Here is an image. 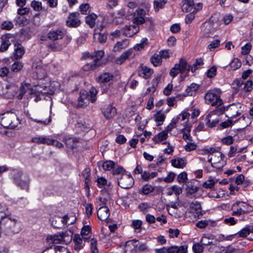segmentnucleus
<instances>
[{
	"instance_id": "f257e3e1",
	"label": "nucleus",
	"mask_w": 253,
	"mask_h": 253,
	"mask_svg": "<svg viewBox=\"0 0 253 253\" xmlns=\"http://www.w3.org/2000/svg\"><path fill=\"white\" fill-rule=\"evenodd\" d=\"M13 182L20 189L28 191L30 178L26 173L19 170H14L11 173Z\"/></svg>"
},
{
	"instance_id": "f03ea898",
	"label": "nucleus",
	"mask_w": 253,
	"mask_h": 253,
	"mask_svg": "<svg viewBox=\"0 0 253 253\" xmlns=\"http://www.w3.org/2000/svg\"><path fill=\"white\" fill-rule=\"evenodd\" d=\"M20 124L17 115L12 112L0 114V124L4 127L14 129Z\"/></svg>"
},
{
	"instance_id": "7ed1b4c3",
	"label": "nucleus",
	"mask_w": 253,
	"mask_h": 253,
	"mask_svg": "<svg viewBox=\"0 0 253 253\" xmlns=\"http://www.w3.org/2000/svg\"><path fill=\"white\" fill-rule=\"evenodd\" d=\"M220 94L221 91L219 89L209 90L205 95L206 103L212 106H220L223 104V101L220 98Z\"/></svg>"
},
{
	"instance_id": "20e7f679",
	"label": "nucleus",
	"mask_w": 253,
	"mask_h": 253,
	"mask_svg": "<svg viewBox=\"0 0 253 253\" xmlns=\"http://www.w3.org/2000/svg\"><path fill=\"white\" fill-rule=\"evenodd\" d=\"M125 246L129 247L131 251L135 253H145L150 251V248L146 242H139L135 239L126 241Z\"/></svg>"
},
{
	"instance_id": "39448f33",
	"label": "nucleus",
	"mask_w": 253,
	"mask_h": 253,
	"mask_svg": "<svg viewBox=\"0 0 253 253\" xmlns=\"http://www.w3.org/2000/svg\"><path fill=\"white\" fill-rule=\"evenodd\" d=\"M225 112L224 106L221 107L208 114L205 118L207 126L210 127H213L219 123L220 120L218 117L214 118L215 116L222 114Z\"/></svg>"
},
{
	"instance_id": "423d86ee",
	"label": "nucleus",
	"mask_w": 253,
	"mask_h": 253,
	"mask_svg": "<svg viewBox=\"0 0 253 253\" xmlns=\"http://www.w3.org/2000/svg\"><path fill=\"white\" fill-rule=\"evenodd\" d=\"M71 217V216L68 217L67 215H64L63 217L55 216L50 220L51 225L55 228H62L66 225L72 224L76 221V218L72 216L73 219L71 222H68V219Z\"/></svg>"
},
{
	"instance_id": "0eeeda50",
	"label": "nucleus",
	"mask_w": 253,
	"mask_h": 253,
	"mask_svg": "<svg viewBox=\"0 0 253 253\" xmlns=\"http://www.w3.org/2000/svg\"><path fill=\"white\" fill-rule=\"evenodd\" d=\"M208 161L211 163L213 168L220 169L225 165L224 156L220 152H217L212 157L209 158Z\"/></svg>"
},
{
	"instance_id": "6e6552de",
	"label": "nucleus",
	"mask_w": 253,
	"mask_h": 253,
	"mask_svg": "<svg viewBox=\"0 0 253 253\" xmlns=\"http://www.w3.org/2000/svg\"><path fill=\"white\" fill-rule=\"evenodd\" d=\"M188 246H172L169 247H163L158 253H187Z\"/></svg>"
},
{
	"instance_id": "1a4fd4ad",
	"label": "nucleus",
	"mask_w": 253,
	"mask_h": 253,
	"mask_svg": "<svg viewBox=\"0 0 253 253\" xmlns=\"http://www.w3.org/2000/svg\"><path fill=\"white\" fill-rule=\"evenodd\" d=\"M118 183L119 185L124 189L131 188L134 183V180L130 173L123 174L120 177H118Z\"/></svg>"
},
{
	"instance_id": "9d476101",
	"label": "nucleus",
	"mask_w": 253,
	"mask_h": 253,
	"mask_svg": "<svg viewBox=\"0 0 253 253\" xmlns=\"http://www.w3.org/2000/svg\"><path fill=\"white\" fill-rule=\"evenodd\" d=\"M187 63L186 61L181 58L179 63L175 64L174 67L171 69L169 74L171 77H175L179 72L183 73L187 70Z\"/></svg>"
},
{
	"instance_id": "9b49d317",
	"label": "nucleus",
	"mask_w": 253,
	"mask_h": 253,
	"mask_svg": "<svg viewBox=\"0 0 253 253\" xmlns=\"http://www.w3.org/2000/svg\"><path fill=\"white\" fill-rule=\"evenodd\" d=\"M19 91V87L16 84L10 83L5 86V92L0 91V95L7 98H13Z\"/></svg>"
},
{
	"instance_id": "f8f14e48",
	"label": "nucleus",
	"mask_w": 253,
	"mask_h": 253,
	"mask_svg": "<svg viewBox=\"0 0 253 253\" xmlns=\"http://www.w3.org/2000/svg\"><path fill=\"white\" fill-rule=\"evenodd\" d=\"M145 11L143 9H138L134 13L132 22L135 25L139 26L146 21Z\"/></svg>"
},
{
	"instance_id": "ddd939ff",
	"label": "nucleus",
	"mask_w": 253,
	"mask_h": 253,
	"mask_svg": "<svg viewBox=\"0 0 253 253\" xmlns=\"http://www.w3.org/2000/svg\"><path fill=\"white\" fill-rule=\"evenodd\" d=\"M135 55L133 50L132 48H130L123 52L120 56L117 58L115 62L118 64H122L126 60L134 58Z\"/></svg>"
},
{
	"instance_id": "4468645a",
	"label": "nucleus",
	"mask_w": 253,
	"mask_h": 253,
	"mask_svg": "<svg viewBox=\"0 0 253 253\" xmlns=\"http://www.w3.org/2000/svg\"><path fill=\"white\" fill-rule=\"evenodd\" d=\"M102 112L106 119L112 118L117 112L115 107L112 105H106L102 108Z\"/></svg>"
},
{
	"instance_id": "2eb2a0df",
	"label": "nucleus",
	"mask_w": 253,
	"mask_h": 253,
	"mask_svg": "<svg viewBox=\"0 0 253 253\" xmlns=\"http://www.w3.org/2000/svg\"><path fill=\"white\" fill-rule=\"evenodd\" d=\"M140 28L137 25L126 26L123 29L124 35L127 37H131L139 31Z\"/></svg>"
},
{
	"instance_id": "dca6fc26",
	"label": "nucleus",
	"mask_w": 253,
	"mask_h": 253,
	"mask_svg": "<svg viewBox=\"0 0 253 253\" xmlns=\"http://www.w3.org/2000/svg\"><path fill=\"white\" fill-rule=\"evenodd\" d=\"M80 14L75 12L70 14L66 22L67 25L71 27H76L80 25V20L78 19Z\"/></svg>"
},
{
	"instance_id": "f3484780",
	"label": "nucleus",
	"mask_w": 253,
	"mask_h": 253,
	"mask_svg": "<svg viewBox=\"0 0 253 253\" xmlns=\"http://www.w3.org/2000/svg\"><path fill=\"white\" fill-rule=\"evenodd\" d=\"M65 35V33L61 30L56 29L50 31L47 37L51 41H56L62 39Z\"/></svg>"
},
{
	"instance_id": "a211bd4d",
	"label": "nucleus",
	"mask_w": 253,
	"mask_h": 253,
	"mask_svg": "<svg viewBox=\"0 0 253 253\" xmlns=\"http://www.w3.org/2000/svg\"><path fill=\"white\" fill-rule=\"evenodd\" d=\"M88 93L85 90L80 92V96L78 99V103L77 105L78 108H82L86 106L89 103V100L87 98Z\"/></svg>"
},
{
	"instance_id": "6ab92c4d",
	"label": "nucleus",
	"mask_w": 253,
	"mask_h": 253,
	"mask_svg": "<svg viewBox=\"0 0 253 253\" xmlns=\"http://www.w3.org/2000/svg\"><path fill=\"white\" fill-rule=\"evenodd\" d=\"M19 93L17 95V98L18 100L21 99L26 93L30 94L32 92L31 85L29 84H22L20 88H19Z\"/></svg>"
},
{
	"instance_id": "aec40b11",
	"label": "nucleus",
	"mask_w": 253,
	"mask_h": 253,
	"mask_svg": "<svg viewBox=\"0 0 253 253\" xmlns=\"http://www.w3.org/2000/svg\"><path fill=\"white\" fill-rule=\"evenodd\" d=\"M125 13L122 9L114 12L112 14L113 17L112 22L116 25H119L123 23V17Z\"/></svg>"
},
{
	"instance_id": "412c9836",
	"label": "nucleus",
	"mask_w": 253,
	"mask_h": 253,
	"mask_svg": "<svg viewBox=\"0 0 253 253\" xmlns=\"http://www.w3.org/2000/svg\"><path fill=\"white\" fill-rule=\"evenodd\" d=\"M110 211L108 207L103 206L100 207L97 211L98 218L102 221L106 220L109 217Z\"/></svg>"
},
{
	"instance_id": "4be33fe9",
	"label": "nucleus",
	"mask_w": 253,
	"mask_h": 253,
	"mask_svg": "<svg viewBox=\"0 0 253 253\" xmlns=\"http://www.w3.org/2000/svg\"><path fill=\"white\" fill-rule=\"evenodd\" d=\"M114 75L109 72H104L98 77L97 81L100 83H106L113 80Z\"/></svg>"
},
{
	"instance_id": "5701e85b",
	"label": "nucleus",
	"mask_w": 253,
	"mask_h": 253,
	"mask_svg": "<svg viewBox=\"0 0 253 253\" xmlns=\"http://www.w3.org/2000/svg\"><path fill=\"white\" fill-rule=\"evenodd\" d=\"M14 52L13 53V58L15 59H20L25 53L24 48L21 44H15Z\"/></svg>"
},
{
	"instance_id": "b1692460",
	"label": "nucleus",
	"mask_w": 253,
	"mask_h": 253,
	"mask_svg": "<svg viewBox=\"0 0 253 253\" xmlns=\"http://www.w3.org/2000/svg\"><path fill=\"white\" fill-rule=\"evenodd\" d=\"M128 41L126 39L118 42L113 48L114 52H120L122 50L126 48L128 45Z\"/></svg>"
},
{
	"instance_id": "393cba45",
	"label": "nucleus",
	"mask_w": 253,
	"mask_h": 253,
	"mask_svg": "<svg viewBox=\"0 0 253 253\" xmlns=\"http://www.w3.org/2000/svg\"><path fill=\"white\" fill-rule=\"evenodd\" d=\"M83 240H84L83 238H82L79 234L75 235L74 237L73 238V242L75 244L74 246V249L76 251H79L82 248H83L84 245L83 244Z\"/></svg>"
},
{
	"instance_id": "a878e982",
	"label": "nucleus",
	"mask_w": 253,
	"mask_h": 253,
	"mask_svg": "<svg viewBox=\"0 0 253 253\" xmlns=\"http://www.w3.org/2000/svg\"><path fill=\"white\" fill-rule=\"evenodd\" d=\"M154 118L157 123V126H160L163 124L165 120V113L162 112L161 110H160L154 115Z\"/></svg>"
},
{
	"instance_id": "bb28decb",
	"label": "nucleus",
	"mask_w": 253,
	"mask_h": 253,
	"mask_svg": "<svg viewBox=\"0 0 253 253\" xmlns=\"http://www.w3.org/2000/svg\"><path fill=\"white\" fill-rule=\"evenodd\" d=\"M153 73V70L146 66H142L139 71V75L145 79L149 78Z\"/></svg>"
},
{
	"instance_id": "cd10ccee",
	"label": "nucleus",
	"mask_w": 253,
	"mask_h": 253,
	"mask_svg": "<svg viewBox=\"0 0 253 253\" xmlns=\"http://www.w3.org/2000/svg\"><path fill=\"white\" fill-rule=\"evenodd\" d=\"M193 0H183L181 8L183 11L188 12L193 10Z\"/></svg>"
},
{
	"instance_id": "c85d7f7f",
	"label": "nucleus",
	"mask_w": 253,
	"mask_h": 253,
	"mask_svg": "<svg viewBox=\"0 0 253 253\" xmlns=\"http://www.w3.org/2000/svg\"><path fill=\"white\" fill-rule=\"evenodd\" d=\"M184 128L181 129V132L183 134V138L185 140L192 141V137L190 135L191 126L187 124L184 125Z\"/></svg>"
},
{
	"instance_id": "c756f323",
	"label": "nucleus",
	"mask_w": 253,
	"mask_h": 253,
	"mask_svg": "<svg viewBox=\"0 0 253 253\" xmlns=\"http://www.w3.org/2000/svg\"><path fill=\"white\" fill-rule=\"evenodd\" d=\"M171 165L177 168H183L186 165V161L185 159L177 158L171 160Z\"/></svg>"
},
{
	"instance_id": "7c9ffc66",
	"label": "nucleus",
	"mask_w": 253,
	"mask_h": 253,
	"mask_svg": "<svg viewBox=\"0 0 253 253\" xmlns=\"http://www.w3.org/2000/svg\"><path fill=\"white\" fill-rule=\"evenodd\" d=\"M250 233L253 234V227L246 226L238 232L236 235L240 237L245 238L250 235Z\"/></svg>"
},
{
	"instance_id": "2f4dec72",
	"label": "nucleus",
	"mask_w": 253,
	"mask_h": 253,
	"mask_svg": "<svg viewBox=\"0 0 253 253\" xmlns=\"http://www.w3.org/2000/svg\"><path fill=\"white\" fill-rule=\"evenodd\" d=\"M100 65V63H98L96 60H93L90 63L85 64L83 67V69L85 71H89L95 69Z\"/></svg>"
},
{
	"instance_id": "473e14b6",
	"label": "nucleus",
	"mask_w": 253,
	"mask_h": 253,
	"mask_svg": "<svg viewBox=\"0 0 253 253\" xmlns=\"http://www.w3.org/2000/svg\"><path fill=\"white\" fill-rule=\"evenodd\" d=\"M239 207V209L241 210H243V212L245 214L251 211L252 207L247 204L242 202H237L234 203V207L238 208Z\"/></svg>"
},
{
	"instance_id": "72a5a7b5",
	"label": "nucleus",
	"mask_w": 253,
	"mask_h": 253,
	"mask_svg": "<svg viewBox=\"0 0 253 253\" xmlns=\"http://www.w3.org/2000/svg\"><path fill=\"white\" fill-rule=\"evenodd\" d=\"M210 243L209 242L207 243H204V238L201 240L200 243L195 244L193 246V250L195 253H201L203 251V246H207L210 245Z\"/></svg>"
},
{
	"instance_id": "f704fd0d",
	"label": "nucleus",
	"mask_w": 253,
	"mask_h": 253,
	"mask_svg": "<svg viewBox=\"0 0 253 253\" xmlns=\"http://www.w3.org/2000/svg\"><path fill=\"white\" fill-rule=\"evenodd\" d=\"M204 64L203 60L202 58H198L196 60L195 62L192 66H187V70H191L192 72H194L197 69L200 68Z\"/></svg>"
},
{
	"instance_id": "c9c22d12",
	"label": "nucleus",
	"mask_w": 253,
	"mask_h": 253,
	"mask_svg": "<svg viewBox=\"0 0 253 253\" xmlns=\"http://www.w3.org/2000/svg\"><path fill=\"white\" fill-rule=\"evenodd\" d=\"M199 88V85L195 83L191 84L185 90V96L192 95Z\"/></svg>"
},
{
	"instance_id": "e433bc0d",
	"label": "nucleus",
	"mask_w": 253,
	"mask_h": 253,
	"mask_svg": "<svg viewBox=\"0 0 253 253\" xmlns=\"http://www.w3.org/2000/svg\"><path fill=\"white\" fill-rule=\"evenodd\" d=\"M168 131L166 130L162 131L159 133L158 135L155 136L153 140L156 143H160V142L165 140L168 137Z\"/></svg>"
},
{
	"instance_id": "4c0bfd02",
	"label": "nucleus",
	"mask_w": 253,
	"mask_h": 253,
	"mask_svg": "<svg viewBox=\"0 0 253 253\" xmlns=\"http://www.w3.org/2000/svg\"><path fill=\"white\" fill-rule=\"evenodd\" d=\"M47 240L48 242L53 244H59L63 242V237L61 236L60 233L50 236L47 237Z\"/></svg>"
},
{
	"instance_id": "58836bf2",
	"label": "nucleus",
	"mask_w": 253,
	"mask_h": 253,
	"mask_svg": "<svg viewBox=\"0 0 253 253\" xmlns=\"http://www.w3.org/2000/svg\"><path fill=\"white\" fill-rule=\"evenodd\" d=\"M73 233L72 231H66L64 232L60 233L61 236L63 237V242L66 244L69 243L72 240Z\"/></svg>"
},
{
	"instance_id": "ea45409f",
	"label": "nucleus",
	"mask_w": 253,
	"mask_h": 253,
	"mask_svg": "<svg viewBox=\"0 0 253 253\" xmlns=\"http://www.w3.org/2000/svg\"><path fill=\"white\" fill-rule=\"evenodd\" d=\"M97 16L94 13H91L87 16L85 18V22L90 28H92L95 26V20Z\"/></svg>"
},
{
	"instance_id": "a19ab883",
	"label": "nucleus",
	"mask_w": 253,
	"mask_h": 253,
	"mask_svg": "<svg viewBox=\"0 0 253 253\" xmlns=\"http://www.w3.org/2000/svg\"><path fill=\"white\" fill-rule=\"evenodd\" d=\"M186 190L190 194H193L197 192L198 187L194 185V183L192 181H188L186 183Z\"/></svg>"
},
{
	"instance_id": "79ce46f5",
	"label": "nucleus",
	"mask_w": 253,
	"mask_h": 253,
	"mask_svg": "<svg viewBox=\"0 0 253 253\" xmlns=\"http://www.w3.org/2000/svg\"><path fill=\"white\" fill-rule=\"evenodd\" d=\"M253 84L252 81L248 80L244 84L243 83H239L238 85L239 88L241 87L242 85H243L244 86L242 89L245 92H249L251 91L252 89Z\"/></svg>"
},
{
	"instance_id": "37998d69",
	"label": "nucleus",
	"mask_w": 253,
	"mask_h": 253,
	"mask_svg": "<svg viewBox=\"0 0 253 253\" xmlns=\"http://www.w3.org/2000/svg\"><path fill=\"white\" fill-rule=\"evenodd\" d=\"M95 40H97L101 43L105 42L107 40V35L104 33H98V30L95 29V33L93 36Z\"/></svg>"
},
{
	"instance_id": "c03bdc74",
	"label": "nucleus",
	"mask_w": 253,
	"mask_h": 253,
	"mask_svg": "<svg viewBox=\"0 0 253 253\" xmlns=\"http://www.w3.org/2000/svg\"><path fill=\"white\" fill-rule=\"evenodd\" d=\"M63 247L59 246L53 245L45 249L42 253H57V251L61 252Z\"/></svg>"
},
{
	"instance_id": "a18cd8bd",
	"label": "nucleus",
	"mask_w": 253,
	"mask_h": 253,
	"mask_svg": "<svg viewBox=\"0 0 253 253\" xmlns=\"http://www.w3.org/2000/svg\"><path fill=\"white\" fill-rule=\"evenodd\" d=\"M1 44L0 46V51L4 52L6 51L10 45V42L9 40L7 39L6 37H1Z\"/></svg>"
},
{
	"instance_id": "49530a36",
	"label": "nucleus",
	"mask_w": 253,
	"mask_h": 253,
	"mask_svg": "<svg viewBox=\"0 0 253 253\" xmlns=\"http://www.w3.org/2000/svg\"><path fill=\"white\" fill-rule=\"evenodd\" d=\"M32 141L39 144H47L48 145L50 144L51 142V141H49V138L42 136L33 138Z\"/></svg>"
},
{
	"instance_id": "de8ad7c7",
	"label": "nucleus",
	"mask_w": 253,
	"mask_h": 253,
	"mask_svg": "<svg viewBox=\"0 0 253 253\" xmlns=\"http://www.w3.org/2000/svg\"><path fill=\"white\" fill-rule=\"evenodd\" d=\"M13 73L9 71L8 68L6 67H3L0 68V77H6L7 78L12 77Z\"/></svg>"
},
{
	"instance_id": "09e8293b",
	"label": "nucleus",
	"mask_w": 253,
	"mask_h": 253,
	"mask_svg": "<svg viewBox=\"0 0 253 253\" xmlns=\"http://www.w3.org/2000/svg\"><path fill=\"white\" fill-rule=\"evenodd\" d=\"M23 67V64L21 62H15L11 67V70L12 72L17 73L22 70Z\"/></svg>"
},
{
	"instance_id": "8fccbe9b",
	"label": "nucleus",
	"mask_w": 253,
	"mask_h": 253,
	"mask_svg": "<svg viewBox=\"0 0 253 253\" xmlns=\"http://www.w3.org/2000/svg\"><path fill=\"white\" fill-rule=\"evenodd\" d=\"M88 96H87V98L89 101H90L92 102H94L96 100V95L97 93V91L95 88L92 87L89 91L88 92Z\"/></svg>"
},
{
	"instance_id": "3c124183",
	"label": "nucleus",
	"mask_w": 253,
	"mask_h": 253,
	"mask_svg": "<svg viewBox=\"0 0 253 253\" xmlns=\"http://www.w3.org/2000/svg\"><path fill=\"white\" fill-rule=\"evenodd\" d=\"M179 120V117L177 116L175 118H173L171 121V123L167 126L165 130L166 131L169 132L172 129L176 127V124L178 122Z\"/></svg>"
},
{
	"instance_id": "603ef678",
	"label": "nucleus",
	"mask_w": 253,
	"mask_h": 253,
	"mask_svg": "<svg viewBox=\"0 0 253 253\" xmlns=\"http://www.w3.org/2000/svg\"><path fill=\"white\" fill-rule=\"evenodd\" d=\"M91 232V227L89 226H84L81 230V236L84 241H87L88 238L84 237L88 235Z\"/></svg>"
},
{
	"instance_id": "864d4df0",
	"label": "nucleus",
	"mask_w": 253,
	"mask_h": 253,
	"mask_svg": "<svg viewBox=\"0 0 253 253\" xmlns=\"http://www.w3.org/2000/svg\"><path fill=\"white\" fill-rule=\"evenodd\" d=\"M190 209L192 212H199L201 209L200 203L197 201L192 202L190 205Z\"/></svg>"
},
{
	"instance_id": "5fc2aeb1",
	"label": "nucleus",
	"mask_w": 253,
	"mask_h": 253,
	"mask_svg": "<svg viewBox=\"0 0 253 253\" xmlns=\"http://www.w3.org/2000/svg\"><path fill=\"white\" fill-rule=\"evenodd\" d=\"M168 0H154V7L156 11H158L162 8L167 2Z\"/></svg>"
},
{
	"instance_id": "6e6d98bb",
	"label": "nucleus",
	"mask_w": 253,
	"mask_h": 253,
	"mask_svg": "<svg viewBox=\"0 0 253 253\" xmlns=\"http://www.w3.org/2000/svg\"><path fill=\"white\" fill-rule=\"evenodd\" d=\"M65 143L67 147L73 149L76 147V139L74 138H69L65 139Z\"/></svg>"
},
{
	"instance_id": "4d7b16f0",
	"label": "nucleus",
	"mask_w": 253,
	"mask_h": 253,
	"mask_svg": "<svg viewBox=\"0 0 253 253\" xmlns=\"http://www.w3.org/2000/svg\"><path fill=\"white\" fill-rule=\"evenodd\" d=\"M10 213L8 211V209L4 204H0V217L2 215L3 216H7L10 215Z\"/></svg>"
},
{
	"instance_id": "13d9d810",
	"label": "nucleus",
	"mask_w": 253,
	"mask_h": 253,
	"mask_svg": "<svg viewBox=\"0 0 253 253\" xmlns=\"http://www.w3.org/2000/svg\"><path fill=\"white\" fill-rule=\"evenodd\" d=\"M151 61L155 66H158L161 64L162 61L159 54H154L151 58Z\"/></svg>"
},
{
	"instance_id": "bf43d9fd",
	"label": "nucleus",
	"mask_w": 253,
	"mask_h": 253,
	"mask_svg": "<svg viewBox=\"0 0 253 253\" xmlns=\"http://www.w3.org/2000/svg\"><path fill=\"white\" fill-rule=\"evenodd\" d=\"M104 52L103 50H98L95 51L93 55H91L90 58L91 59L94 58L93 60H96L98 63H99V60H100L104 56Z\"/></svg>"
},
{
	"instance_id": "052dcab7",
	"label": "nucleus",
	"mask_w": 253,
	"mask_h": 253,
	"mask_svg": "<svg viewBox=\"0 0 253 253\" xmlns=\"http://www.w3.org/2000/svg\"><path fill=\"white\" fill-rule=\"evenodd\" d=\"M216 182L217 180L210 178L203 183V186L204 188L211 189Z\"/></svg>"
},
{
	"instance_id": "680f3d73",
	"label": "nucleus",
	"mask_w": 253,
	"mask_h": 253,
	"mask_svg": "<svg viewBox=\"0 0 253 253\" xmlns=\"http://www.w3.org/2000/svg\"><path fill=\"white\" fill-rule=\"evenodd\" d=\"M217 68L215 66H212L208 69L206 72L207 76L209 78H212L215 76L216 74Z\"/></svg>"
},
{
	"instance_id": "e2e57ef3",
	"label": "nucleus",
	"mask_w": 253,
	"mask_h": 253,
	"mask_svg": "<svg viewBox=\"0 0 253 253\" xmlns=\"http://www.w3.org/2000/svg\"><path fill=\"white\" fill-rule=\"evenodd\" d=\"M115 166V163L112 161H107L102 164V168L105 170L112 169Z\"/></svg>"
},
{
	"instance_id": "0e129e2a",
	"label": "nucleus",
	"mask_w": 253,
	"mask_h": 253,
	"mask_svg": "<svg viewBox=\"0 0 253 253\" xmlns=\"http://www.w3.org/2000/svg\"><path fill=\"white\" fill-rule=\"evenodd\" d=\"M97 240L92 238L90 240V250L91 253H98V250L97 248Z\"/></svg>"
},
{
	"instance_id": "69168bd1",
	"label": "nucleus",
	"mask_w": 253,
	"mask_h": 253,
	"mask_svg": "<svg viewBox=\"0 0 253 253\" xmlns=\"http://www.w3.org/2000/svg\"><path fill=\"white\" fill-rule=\"evenodd\" d=\"M242 63L238 58H234L230 63V66L233 70H237L241 66Z\"/></svg>"
},
{
	"instance_id": "338daca9",
	"label": "nucleus",
	"mask_w": 253,
	"mask_h": 253,
	"mask_svg": "<svg viewBox=\"0 0 253 253\" xmlns=\"http://www.w3.org/2000/svg\"><path fill=\"white\" fill-rule=\"evenodd\" d=\"M90 6L88 3L82 4L80 6L81 12L83 14H87L90 12Z\"/></svg>"
},
{
	"instance_id": "774afa93",
	"label": "nucleus",
	"mask_w": 253,
	"mask_h": 253,
	"mask_svg": "<svg viewBox=\"0 0 253 253\" xmlns=\"http://www.w3.org/2000/svg\"><path fill=\"white\" fill-rule=\"evenodd\" d=\"M154 190L153 187H152L151 185L146 184L144 185L142 188V192L145 194H149L151 192H153Z\"/></svg>"
}]
</instances>
